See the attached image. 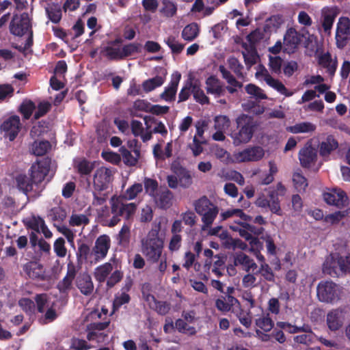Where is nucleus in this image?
I'll list each match as a JSON object with an SVG mask.
<instances>
[{"label": "nucleus", "instance_id": "obj_1", "mask_svg": "<svg viewBox=\"0 0 350 350\" xmlns=\"http://www.w3.org/2000/svg\"><path fill=\"white\" fill-rule=\"evenodd\" d=\"M221 217L224 220L231 217L234 218L237 225L230 226V228L234 231L239 232L241 237H243L247 241H250L251 243L256 241V239L253 237L252 234L258 235L261 233V228H256L247 224V221L250 220L251 218L239 208L227 210L221 213Z\"/></svg>", "mask_w": 350, "mask_h": 350}, {"label": "nucleus", "instance_id": "obj_2", "mask_svg": "<svg viewBox=\"0 0 350 350\" xmlns=\"http://www.w3.org/2000/svg\"><path fill=\"white\" fill-rule=\"evenodd\" d=\"M83 315V321L87 324L88 339L97 342H103L106 336L103 331L108 327L109 321L101 322L100 320H104L107 317V310L104 313L98 310L87 311Z\"/></svg>", "mask_w": 350, "mask_h": 350}, {"label": "nucleus", "instance_id": "obj_3", "mask_svg": "<svg viewBox=\"0 0 350 350\" xmlns=\"http://www.w3.org/2000/svg\"><path fill=\"white\" fill-rule=\"evenodd\" d=\"M164 247L163 240L157 230H152L141 241V251L148 261L157 262L161 258Z\"/></svg>", "mask_w": 350, "mask_h": 350}, {"label": "nucleus", "instance_id": "obj_4", "mask_svg": "<svg viewBox=\"0 0 350 350\" xmlns=\"http://www.w3.org/2000/svg\"><path fill=\"white\" fill-rule=\"evenodd\" d=\"M196 212L201 217L203 224L202 230L209 228L218 215V207L212 203L206 197H202L194 203Z\"/></svg>", "mask_w": 350, "mask_h": 350}, {"label": "nucleus", "instance_id": "obj_5", "mask_svg": "<svg viewBox=\"0 0 350 350\" xmlns=\"http://www.w3.org/2000/svg\"><path fill=\"white\" fill-rule=\"evenodd\" d=\"M325 273L331 276H340L350 272V255L343 259L338 254H332L327 256L323 265Z\"/></svg>", "mask_w": 350, "mask_h": 350}, {"label": "nucleus", "instance_id": "obj_6", "mask_svg": "<svg viewBox=\"0 0 350 350\" xmlns=\"http://www.w3.org/2000/svg\"><path fill=\"white\" fill-rule=\"evenodd\" d=\"M238 131L231 134L233 144L239 146L248 143L252 138L254 132V124L250 117L241 115L237 118Z\"/></svg>", "mask_w": 350, "mask_h": 350}, {"label": "nucleus", "instance_id": "obj_7", "mask_svg": "<svg viewBox=\"0 0 350 350\" xmlns=\"http://www.w3.org/2000/svg\"><path fill=\"white\" fill-rule=\"evenodd\" d=\"M35 300L39 312L44 314L43 321L45 323L54 321L57 317L56 304L46 294L37 295Z\"/></svg>", "mask_w": 350, "mask_h": 350}, {"label": "nucleus", "instance_id": "obj_8", "mask_svg": "<svg viewBox=\"0 0 350 350\" xmlns=\"http://www.w3.org/2000/svg\"><path fill=\"white\" fill-rule=\"evenodd\" d=\"M324 201L329 205L343 208L349 204L347 193L339 187L327 189L323 193Z\"/></svg>", "mask_w": 350, "mask_h": 350}, {"label": "nucleus", "instance_id": "obj_9", "mask_svg": "<svg viewBox=\"0 0 350 350\" xmlns=\"http://www.w3.org/2000/svg\"><path fill=\"white\" fill-rule=\"evenodd\" d=\"M256 77L259 80L265 81L268 85L285 96L289 97L294 94L293 91L288 90L279 80L273 78L268 70L262 66H258Z\"/></svg>", "mask_w": 350, "mask_h": 350}, {"label": "nucleus", "instance_id": "obj_10", "mask_svg": "<svg viewBox=\"0 0 350 350\" xmlns=\"http://www.w3.org/2000/svg\"><path fill=\"white\" fill-rule=\"evenodd\" d=\"M255 204L262 208H269V211L278 215H282L283 212L280 207L278 193L274 191H269L267 197L264 193H260L255 202Z\"/></svg>", "mask_w": 350, "mask_h": 350}, {"label": "nucleus", "instance_id": "obj_11", "mask_svg": "<svg viewBox=\"0 0 350 350\" xmlns=\"http://www.w3.org/2000/svg\"><path fill=\"white\" fill-rule=\"evenodd\" d=\"M340 288L332 282H321L317 286V296L320 301L329 302L339 298Z\"/></svg>", "mask_w": 350, "mask_h": 350}, {"label": "nucleus", "instance_id": "obj_12", "mask_svg": "<svg viewBox=\"0 0 350 350\" xmlns=\"http://www.w3.org/2000/svg\"><path fill=\"white\" fill-rule=\"evenodd\" d=\"M113 172L105 167L98 168L93 176V185L96 191L107 189L113 180Z\"/></svg>", "mask_w": 350, "mask_h": 350}, {"label": "nucleus", "instance_id": "obj_13", "mask_svg": "<svg viewBox=\"0 0 350 350\" xmlns=\"http://www.w3.org/2000/svg\"><path fill=\"white\" fill-rule=\"evenodd\" d=\"M265 156V150L260 146H252L233 154L235 163L258 161Z\"/></svg>", "mask_w": 350, "mask_h": 350}, {"label": "nucleus", "instance_id": "obj_14", "mask_svg": "<svg viewBox=\"0 0 350 350\" xmlns=\"http://www.w3.org/2000/svg\"><path fill=\"white\" fill-rule=\"evenodd\" d=\"M350 38V20L340 17L336 25V40L339 48H343Z\"/></svg>", "mask_w": 350, "mask_h": 350}, {"label": "nucleus", "instance_id": "obj_15", "mask_svg": "<svg viewBox=\"0 0 350 350\" xmlns=\"http://www.w3.org/2000/svg\"><path fill=\"white\" fill-rule=\"evenodd\" d=\"M111 212L129 219L135 212L137 206L135 203L124 204L120 198H113L111 200Z\"/></svg>", "mask_w": 350, "mask_h": 350}, {"label": "nucleus", "instance_id": "obj_16", "mask_svg": "<svg viewBox=\"0 0 350 350\" xmlns=\"http://www.w3.org/2000/svg\"><path fill=\"white\" fill-rule=\"evenodd\" d=\"M111 247L110 237L107 234L99 236L92 250V255L94 256V262L105 258Z\"/></svg>", "mask_w": 350, "mask_h": 350}, {"label": "nucleus", "instance_id": "obj_17", "mask_svg": "<svg viewBox=\"0 0 350 350\" xmlns=\"http://www.w3.org/2000/svg\"><path fill=\"white\" fill-rule=\"evenodd\" d=\"M30 29V20L27 13L15 15L10 25V31L16 36H21Z\"/></svg>", "mask_w": 350, "mask_h": 350}, {"label": "nucleus", "instance_id": "obj_18", "mask_svg": "<svg viewBox=\"0 0 350 350\" xmlns=\"http://www.w3.org/2000/svg\"><path fill=\"white\" fill-rule=\"evenodd\" d=\"M1 128L10 141L14 140L21 129L20 118L17 116L8 118L3 122Z\"/></svg>", "mask_w": 350, "mask_h": 350}, {"label": "nucleus", "instance_id": "obj_19", "mask_svg": "<svg viewBox=\"0 0 350 350\" xmlns=\"http://www.w3.org/2000/svg\"><path fill=\"white\" fill-rule=\"evenodd\" d=\"M345 319V312L342 310H333L327 313L326 323L331 331H337L342 327Z\"/></svg>", "mask_w": 350, "mask_h": 350}, {"label": "nucleus", "instance_id": "obj_20", "mask_svg": "<svg viewBox=\"0 0 350 350\" xmlns=\"http://www.w3.org/2000/svg\"><path fill=\"white\" fill-rule=\"evenodd\" d=\"M49 170V161L43 159L33 163L31 167V177L35 184L41 183Z\"/></svg>", "mask_w": 350, "mask_h": 350}, {"label": "nucleus", "instance_id": "obj_21", "mask_svg": "<svg viewBox=\"0 0 350 350\" xmlns=\"http://www.w3.org/2000/svg\"><path fill=\"white\" fill-rule=\"evenodd\" d=\"M300 163L303 167H309L312 166L317 159V152L310 143H307L299 152Z\"/></svg>", "mask_w": 350, "mask_h": 350}, {"label": "nucleus", "instance_id": "obj_22", "mask_svg": "<svg viewBox=\"0 0 350 350\" xmlns=\"http://www.w3.org/2000/svg\"><path fill=\"white\" fill-rule=\"evenodd\" d=\"M234 265L240 267L242 270L247 273L254 271L258 267L254 259L242 252L234 254Z\"/></svg>", "mask_w": 350, "mask_h": 350}, {"label": "nucleus", "instance_id": "obj_23", "mask_svg": "<svg viewBox=\"0 0 350 350\" xmlns=\"http://www.w3.org/2000/svg\"><path fill=\"white\" fill-rule=\"evenodd\" d=\"M338 14L339 10L336 6L325 7L322 9V26L326 33H330L335 18Z\"/></svg>", "mask_w": 350, "mask_h": 350}, {"label": "nucleus", "instance_id": "obj_24", "mask_svg": "<svg viewBox=\"0 0 350 350\" xmlns=\"http://www.w3.org/2000/svg\"><path fill=\"white\" fill-rule=\"evenodd\" d=\"M153 200L159 208L167 209L173 204L174 196L168 189L160 187Z\"/></svg>", "mask_w": 350, "mask_h": 350}, {"label": "nucleus", "instance_id": "obj_25", "mask_svg": "<svg viewBox=\"0 0 350 350\" xmlns=\"http://www.w3.org/2000/svg\"><path fill=\"white\" fill-rule=\"evenodd\" d=\"M180 79L181 74L178 72H174L172 75V79L170 84L165 88L164 92L161 94V98L162 99L165 101H172L174 100Z\"/></svg>", "mask_w": 350, "mask_h": 350}, {"label": "nucleus", "instance_id": "obj_26", "mask_svg": "<svg viewBox=\"0 0 350 350\" xmlns=\"http://www.w3.org/2000/svg\"><path fill=\"white\" fill-rule=\"evenodd\" d=\"M173 142L165 143L159 141L153 147V154L157 159L164 160L172 156Z\"/></svg>", "mask_w": 350, "mask_h": 350}, {"label": "nucleus", "instance_id": "obj_27", "mask_svg": "<svg viewBox=\"0 0 350 350\" xmlns=\"http://www.w3.org/2000/svg\"><path fill=\"white\" fill-rule=\"evenodd\" d=\"M301 41L299 33L294 29L287 31L284 38V49L288 53H293Z\"/></svg>", "mask_w": 350, "mask_h": 350}, {"label": "nucleus", "instance_id": "obj_28", "mask_svg": "<svg viewBox=\"0 0 350 350\" xmlns=\"http://www.w3.org/2000/svg\"><path fill=\"white\" fill-rule=\"evenodd\" d=\"M319 64L327 70V72L333 75L337 68V61L335 57H332L329 53H319L317 55Z\"/></svg>", "mask_w": 350, "mask_h": 350}, {"label": "nucleus", "instance_id": "obj_29", "mask_svg": "<svg viewBox=\"0 0 350 350\" xmlns=\"http://www.w3.org/2000/svg\"><path fill=\"white\" fill-rule=\"evenodd\" d=\"M76 284L80 292L84 295H90L94 290V284L90 275L83 273L79 275L76 280Z\"/></svg>", "mask_w": 350, "mask_h": 350}, {"label": "nucleus", "instance_id": "obj_30", "mask_svg": "<svg viewBox=\"0 0 350 350\" xmlns=\"http://www.w3.org/2000/svg\"><path fill=\"white\" fill-rule=\"evenodd\" d=\"M206 90L208 94H213L216 97L224 94V89L221 82L214 76H211L206 79Z\"/></svg>", "mask_w": 350, "mask_h": 350}, {"label": "nucleus", "instance_id": "obj_31", "mask_svg": "<svg viewBox=\"0 0 350 350\" xmlns=\"http://www.w3.org/2000/svg\"><path fill=\"white\" fill-rule=\"evenodd\" d=\"M255 325L257 329L265 332H270L273 327V321L271 319L269 313H262L256 317L254 319Z\"/></svg>", "mask_w": 350, "mask_h": 350}, {"label": "nucleus", "instance_id": "obj_32", "mask_svg": "<svg viewBox=\"0 0 350 350\" xmlns=\"http://www.w3.org/2000/svg\"><path fill=\"white\" fill-rule=\"evenodd\" d=\"M25 273L31 278H43L44 270L43 266L38 262H29L24 267Z\"/></svg>", "mask_w": 350, "mask_h": 350}, {"label": "nucleus", "instance_id": "obj_33", "mask_svg": "<svg viewBox=\"0 0 350 350\" xmlns=\"http://www.w3.org/2000/svg\"><path fill=\"white\" fill-rule=\"evenodd\" d=\"M29 223L32 229L38 232H42L45 238L50 239L52 237L53 234L51 231L48 228L44 221L41 217H33Z\"/></svg>", "mask_w": 350, "mask_h": 350}, {"label": "nucleus", "instance_id": "obj_34", "mask_svg": "<svg viewBox=\"0 0 350 350\" xmlns=\"http://www.w3.org/2000/svg\"><path fill=\"white\" fill-rule=\"evenodd\" d=\"M338 146L337 141L332 137L328 136L319 145L320 154L323 157H327L333 150Z\"/></svg>", "mask_w": 350, "mask_h": 350}, {"label": "nucleus", "instance_id": "obj_35", "mask_svg": "<svg viewBox=\"0 0 350 350\" xmlns=\"http://www.w3.org/2000/svg\"><path fill=\"white\" fill-rule=\"evenodd\" d=\"M315 130V124L309 122H299L286 127V131L293 134L312 133Z\"/></svg>", "mask_w": 350, "mask_h": 350}, {"label": "nucleus", "instance_id": "obj_36", "mask_svg": "<svg viewBox=\"0 0 350 350\" xmlns=\"http://www.w3.org/2000/svg\"><path fill=\"white\" fill-rule=\"evenodd\" d=\"M349 213L350 208L343 211H337L326 215L324 217V221L330 225H336L339 224Z\"/></svg>", "mask_w": 350, "mask_h": 350}, {"label": "nucleus", "instance_id": "obj_37", "mask_svg": "<svg viewBox=\"0 0 350 350\" xmlns=\"http://www.w3.org/2000/svg\"><path fill=\"white\" fill-rule=\"evenodd\" d=\"M219 70L221 71L223 77L227 81L228 83L227 90L230 94L234 93L237 88L241 87V83L237 81L235 78L224 68V66H220Z\"/></svg>", "mask_w": 350, "mask_h": 350}, {"label": "nucleus", "instance_id": "obj_38", "mask_svg": "<svg viewBox=\"0 0 350 350\" xmlns=\"http://www.w3.org/2000/svg\"><path fill=\"white\" fill-rule=\"evenodd\" d=\"M120 152L122 155V158L124 162L131 166L135 165L137 163L138 159L139 157V150L138 149H134L133 150V153H131L124 147H122L120 149Z\"/></svg>", "mask_w": 350, "mask_h": 350}, {"label": "nucleus", "instance_id": "obj_39", "mask_svg": "<svg viewBox=\"0 0 350 350\" xmlns=\"http://www.w3.org/2000/svg\"><path fill=\"white\" fill-rule=\"evenodd\" d=\"M16 182L18 188L25 193L33 190V185L35 184L33 180H29V178L24 174H19L16 177Z\"/></svg>", "mask_w": 350, "mask_h": 350}, {"label": "nucleus", "instance_id": "obj_40", "mask_svg": "<svg viewBox=\"0 0 350 350\" xmlns=\"http://www.w3.org/2000/svg\"><path fill=\"white\" fill-rule=\"evenodd\" d=\"M200 32V29L196 23H191L185 27L182 31V37L185 40L192 41L196 39Z\"/></svg>", "mask_w": 350, "mask_h": 350}, {"label": "nucleus", "instance_id": "obj_41", "mask_svg": "<svg viewBox=\"0 0 350 350\" xmlns=\"http://www.w3.org/2000/svg\"><path fill=\"white\" fill-rule=\"evenodd\" d=\"M165 81V79L161 76L147 79L142 83V88L146 92H151L157 88L161 86Z\"/></svg>", "mask_w": 350, "mask_h": 350}, {"label": "nucleus", "instance_id": "obj_42", "mask_svg": "<svg viewBox=\"0 0 350 350\" xmlns=\"http://www.w3.org/2000/svg\"><path fill=\"white\" fill-rule=\"evenodd\" d=\"M112 270L113 267L111 263H105L95 269L94 277L96 280L103 282L106 280Z\"/></svg>", "mask_w": 350, "mask_h": 350}, {"label": "nucleus", "instance_id": "obj_43", "mask_svg": "<svg viewBox=\"0 0 350 350\" xmlns=\"http://www.w3.org/2000/svg\"><path fill=\"white\" fill-rule=\"evenodd\" d=\"M191 93L194 99L202 105L208 103V98L205 95L204 91L200 88V85L196 82L191 84Z\"/></svg>", "mask_w": 350, "mask_h": 350}, {"label": "nucleus", "instance_id": "obj_44", "mask_svg": "<svg viewBox=\"0 0 350 350\" xmlns=\"http://www.w3.org/2000/svg\"><path fill=\"white\" fill-rule=\"evenodd\" d=\"M131 237V225L124 224L118 235V243L120 245L128 246Z\"/></svg>", "mask_w": 350, "mask_h": 350}, {"label": "nucleus", "instance_id": "obj_45", "mask_svg": "<svg viewBox=\"0 0 350 350\" xmlns=\"http://www.w3.org/2000/svg\"><path fill=\"white\" fill-rule=\"evenodd\" d=\"M50 147V144L47 141H36L31 145V151L35 155L42 156L49 150Z\"/></svg>", "mask_w": 350, "mask_h": 350}, {"label": "nucleus", "instance_id": "obj_46", "mask_svg": "<svg viewBox=\"0 0 350 350\" xmlns=\"http://www.w3.org/2000/svg\"><path fill=\"white\" fill-rule=\"evenodd\" d=\"M75 167L81 174H90L94 168V164L84 159L75 160Z\"/></svg>", "mask_w": 350, "mask_h": 350}, {"label": "nucleus", "instance_id": "obj_47", "mask_svg": "<svg viewBox=\"0 0 350 350\" xmlns=\"http://www.w3.org/2000/svg\"><path fill=\"white\" fill-rule=\"evenodd\" d=\"M89 222V217L85 214L73 213L69 219V224L71 226H85Z\"/></svg>", "mask_w": 350, "mask_h": 350}, {"label": "nucleus", "instance_id": "obj_48", "mask_svg": "<svg viewBox=\"0 0 350 350\" xmlns=\"http://www.w3.org/2000/svg\"><path fill=\"white\" fill-rule=\"evenodd\" d=\"M74 277V272L69 271L63 280L58 283L57 288L60 292L66 293L71 288Z\"/></svg>", "mask_w": 350, "mask_h": 350}, {"label": "nucleus", "instance_id": "obj_49", "mask_svg": "<svg viewBox=\"0 0 350 350\" xmlns=\"http://www.w3.org/2000/svg\"><path fill=\"white\" fill-rule=\"evenodd\" d=\"M213 152L217 159L225 163H235L233 161V156L230 157V154L222 148L216 146L213 148Z\"/></svg>", "mask_w": 350, "mask_h": 350}, {"label": "nucleus", "instance_id": "obj_50", "mask_svg": "<svg viewBox=\"0 0 350 350\" xmlns=\"http://www.w3.org/2000/svg\"><path fill=\"white\" fill-rule=\"evenodd\" d=\"M143 191V186L141 183H135L129 187L124 193L123 198L131 200L135 199L139 193Z\"/></svg>", "mask_w": 350, "mask_h": 350}, {"label": "nucleus", "instance_id": "obj_51", "mask_svg": "<svg viewBox=\"0 0 350 350\" xmlns=\"http://www.w3.org/2000/svg\"><path fill=\"white\" fill-rule=\"evenodd\" d=\"M246 92L258 100L267 99V96L264 91L254 84H248L245 86Z\"/></svg>", "mask_w": 350, "mask_h": 350}, {"label": "nucleus", "instance_id": "obj_52", "mask_svg": "<svg viewBox=\"0 0 350 350\" xmlns=\"http://www.w3.org/2000/svg\"><path fill=\"white\" fill-rule=\"evenodd\" d=\"M269 165V173L265 175L260 180L261 185H269L274 180V176L277 174L278 169L275 162L271 161L268 163Z\"/></svg>", "mask_w": 350, "mask_h": 350}, {"label": "nucleus", "instance_id": "obj_53", "mask_svg": "<svg viewBox=\"0 0 350 350\" xmlns=\"http://www.w3.org/2000/svg\"><path fill=\"white\" fill-rule=\"evenodd\" d=\"M66 211L61 206L51 208L49 212V217L54 221H62L66 217Z\"/></svg>", "mask_w": 350, "mask_h": 350}, {"label": "nucleus", "instance_id": "obj_54", "mask_svg": "<svg viewBox=\"0 0 350 350\" xmlns=\"http://www.w3.org/2000/svg\"><path fill=\"white\" fill-rule=\"evenodd\" d=\"M293 181L297 190L305 191L308 187L306 178L299 172H295L293 176Z\"/></svg>", "mask_w": 350, "mask_h": 350}, {"label": "nucleus", "instance_id": "obj_55", "mask_svg": "<svg viewBox=\"0 0 350 350\" xmlns=\"http://www.w3.org/2000/svg\"><path fill=\"white\" fill-rule=\"evenodd\" d=\"M46 12L51 21L58 23L62 18V10L58 5H51L46 8Z\"/></svg>", "mask_w": 350, "mask_h": 350}, {"label": "nucleus", "instance_id": "obj_56", "mask_svg": "<svg viewBox=\"0 0 350 350\" xmlns=\"http://www.w3.org/2000/svg\"><path fill=\"white\" fill-rule=\"evenodd\" d=\"M165 42L170 47L173 53L178 54L184 49V44L179 42L176 38L173 36H169L165 40Z\"/></svg>", "mask_w": 350, "mask_h": 350}, {"label": "nucleus", "instance_id": "obj_57", "mask_svg": "<svg viewBox=\"0 0 350 350\" xmlns=\"http://www.w3.org/2000/svg\"><path fill=\"white\" fill-rule=\"evenodd\" d=\"M53 250L58 257H65L67 254V249L65 246V240L62 237L57 239L53 244Z\"/></svg>", "mask_w": 350, "mask_h": 350}, {"label": "nucleus", "instance_id": "obj_58", "mask_svg": "<svg viewBox=\"0 0 350 350\" xmlns=\"http://www.w3.org/2000/svg\"><path fill=\"white\" fill-rule=\"evenodd\" d=\"M176 5L170 0L163 1V8L161 12L166 17H172L176 13Z\"/></svg>", "mask_w": 350, "mask_h": 350}, {"label": "nucleus", "instance_id": "obj_59", "mask_svg": "<svg viewBox=\"0 0 350 350\" xmlns=\"http://www.w3.org/2000/svg\"><path fill=\"white\" fill-rule=\"evenodd\" d=\"M144 187L146 192L152 198L157 194L159 190L157 181L150 178H145Z\"/></svg>", "mask_w": 350, "mask_h": 350}, {"label": "nucleus", "instance_id": "obj_60", "mask_svg": "<svg viewBox=\"0 0 350 350\" xmlns=\"http://www.w3.org/2000/svg\"><path fill=\"white\" fill-rule=\"evenodd\" d=\"M176 328L182 333L193 335L196 331L195 327L189 326L183 319H178L175 323Z\"/></svg>", "mask_w": 350, "mask_h": 350}, {"label": "nucleus", "instance_id": "obj_61", "mask_svg": "<svg viewBox=\"0 0 350 350\" xmlns=\"http://www.w3.org/2000/svg\"><path fill=\"white\" fill-rule=\"evenodd\" d=\"M230 120L226 116H218L215 118V129L226 131L230 126Z\"/></svg>", "mask_w": 350, "mask_h": 350}, {"label": "nucleus", "instance_id": "obj_62", "mask_svg": "<svg viewBox=\"0 0 350 350\" xmlns=\"http://www.w3.org/2000/svg\"><path fill=\"white\" fill-rule=\"evenodd\" d=\"M141 44L138 43H131L122 47V57H126L138 53L140 50Z\"/></svg>", "mask_w": 350, "mask_h": 350}, {"label": "nucleus", "instance_id": "obj_63", "mask_svg": "<svg viewBox=\"0 0 350 350\" xmlns=\"http://www.w3.org/2000/svg\"><path fill=\"white\" fill-rule=\"evenodd\" d=\"M106 55L110 59H122V47L116 45L108 46L105 51Z\"/></svg>", "mask_w": 350, "mask_h": 350}, {"label": "nucleus", "instance_id": "obj_64", "mask_svg": "<svg viewBox=\"0 0 350 350\" xmlns=\"http://www.w3.org/2000/svg\"><path fill=\"white\" fill-rule=\"evenodd\" d=\"M35 105L32 101L25 100L21 105V112L25 119H28L35 109Z\"/></svg>", "mask_w": 350, "mask_h": 350}]
</instances>
